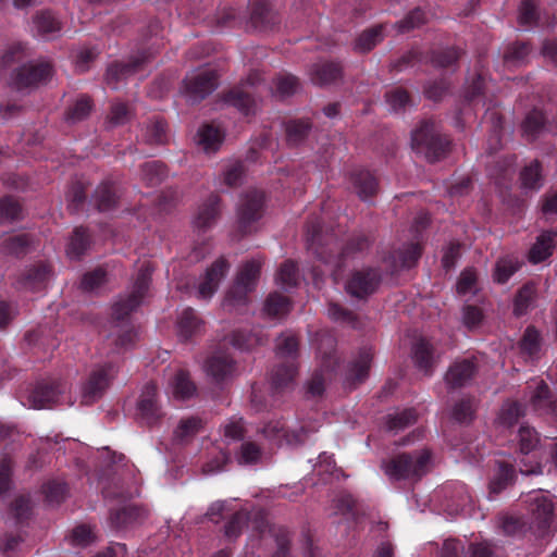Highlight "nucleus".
Masks as SVG:
<instances>
[{
    "label": "nucleus",
    "mask_w": 557,
    "mask_h": 557,
    "mask_svg": "<svg viewBox=\"0 0 557 557\" xmlns=\"http://www.w3.org/2000/svg\"><path fill=\"white\" fill-rule=\"evenodd\" d=\"M311 128L312 123L309 119H298L287 122L285 125L287 141L292 145H298L308 137Z\"/></svg>",
    "instance_id": "42"
},
{
    "label": "nucleus",
    "mask_w": 557,
    "mask_h": 557,
    "mask_svg": "<svg viewBox=\"0 0 557 557\" xmlns=\"http://www.w3.org/2000/svg\"><path fill=\"white\" fill-rule=\"evenodd\" d=\"M478 364L472 359L456 360L446 371L444 380L449 389L467 386L475 376Z\"/></svg>",
    "instance_id": "16"
},
{
    "label": "nucleus",
    "mask_w": 557,
    "mask_h": 557,
    "mask_svg": "<svg viewBox=\"0 0 557 557\" xmlns=\"http://www.w3.org/2000/svg\"><path fill=\"white\" fill-rule=\"evenodd\" d=\"M90 247V237L87 230L78 226L73 231L66 253L71 259H79Z\"/></svg>",
    "instance_id": "38"
},
{
    "label": "nucleus",
    "mask_w": 557,
    "mask_h": 557,
    "mask_svg": "<svg viewBox=\"0 0 557 557\" xmlns=\"http://www.w3.org/2000/svg\"><path fill=\"white\" fill-rule=\"evenodd\" d=\"M146 141L152 145H163L168 141L166 123L156 120L147 125Z\"/></svg>",
    "instance_id": "57"
},
{
    "label": "nucleus",
    "mask_w": 557,
    "mask_h": 557,
    "mask_svg": "<svg viewBox=\"0 0 557 557\" xmlns=\"http://www.w3.org/2000/svg\"><path fill=\"white\" fill-rule=\"evenodd\" d=\"M350 184L358 197L366 201L377 193L379 184L374 175L367 170H355L349 175Z\"/></svg>",
    "instance_id": "24"
},
{
    "label": "nucleus",
    "mask_w": 557,
    "mask_h": 557,
    "mask_svg": "<svg viewBox=\"0 0 557 557\" xmlns=\"http://www.w3.org/2000/svg\"><path fill=\"white\" fill-rule=\"evenodd\" d=\"M32 239L28 234L9 235L0 239V252L21 257L28 252Z\"/></svg>",
    "instance_id": "30"
},
{
    "label": "nucleus",
    "mask_w": 557,
    "mask_h": 557,
    "mask_svg": "<svg viewBox=\"0 0 557 557\" xmlns=\"http://www.w3.org/2000/svg\"><path fill=\"white\" fill-rule=\"evenodd\" d=\"M264 195L258 190H249L242 195L237 205V225L242 235L252 231V224L263 214Z\"/></svg>",
    "instance_id": "7"
},
{
    "label": "nucleus",
    "mask_w": 557,
    "mask_h": 557,
    "mask_svg": "<svg viewBox=\"0 0 557 557\" xmlns=\"http://www.w3.org/2000/svg\"><path fill=\"white\" fill-rule=\"evenodd\" d=\"M205 370L216 383L227 380L234 371V361L230 355L216 351L208 358Z\"/></svg>",
    "instance_id": "20"
},
{
    "label": "nucleus",
    "mask_w": 557,
    "mask_h": 557,
    "mask_svg": "<svg viewBox=\"0 0 557 557\" xmlns=\"http://www.w3.org/2000/svg\"><path fill=\"white\" fill-rule=\"evenodd\" d=\"M537 300V289L533 282L522 285L516 293L512 302V313L520 318L535 308Z\"/></svg>",
    "instance_id": "25"
},
{
    "label": "nucleus",
    "mask_w": 557,
    "mask_h": 557,
    "mask_svg": "<svg viewBox=\"0 0 557 557\" xmlns=\"http://www.w3.org/2000/svg\"><path fill=\"white\" fill-rule=\"evenodd\" d=\"M275 358L276 361L298 362L299 339L292 332L282 333L275 341Z\"/></svg>",
    "instance_id": "26"
},
{
    "label": "nucleus",
    "mask_w": 557,
    "mask_h": 557,
    "mask_svg": "<svg viewBox=\"0 0 557 557\" xmlns=\"http://www.w3.org/2000/svg\"><path fill=\"white\" fill-rule=\"evenodd\" d=\"M515 476L516 471L512 465L499 462L498 470L488 484L490 494L497 495L506 490L513 483Z\"/></svg>",
    "instance_id": "36"
},
{
    "label": "nucleus",
    "mask_w": 557,
    "mask_h": 557,
    "mask_svg": "<svg viewBox=\"0 0 557 557\" xmlns=\"http://www.w3.org/2000/svg\"><path fill=\"white\" fill-rule=\"evenodd\" d=\"M531 513L530 529L537 537L548 534L554 518L553 500L542 494L532 496L529 500Z\"/></svg>",
    "instance_id": "8"
},
{
    "label": "nucleus",
    "mask_w": 557,
    "mask_h": 557,
    "mask_svg": "<svg viewBox=\"0 0 557 557\" xmlns=\"http://www.w3.org/2000/svg\"><path fill=\"white\" fill-rule=\"evenodd\" d=\"M530 404L541 414H553L557 418V399L544 381H540L532 392Z\"/></svg>",
    "instance_id": "19"
},
{
    "label": "nucleus",
    "mask_w": 557,
    "mask_h": 557,
    "mask_svg": "<svg viewBox=\"0 0 557 557\" xmlns=\"http://www.w3.org/2000/svg\"><path fill=\"white\" fill-rule=\"evenodd\" d=\"M144 516V510L134 505H127L115 510L112 509L109 520L113 529L121 530L139 522Z\"/></svg>",
    "instance_id": "28"
},
{
    "label": "nucleus",
    "mask_w": 557,
    "mask_h": 557,
    "mask_svg": "<svg viewBox=\"0 0 557 557\" xmlns=\"http://www.w3.org/2000/svg\"><path fill=\"white\" fill-rule=\"evenodd\" d=\"M137 411L140 420L147 425H153L163 417V412L157 401V386L149 382L145 385L138 403Z\"/></svg>",
    "instance_id": "15"
},
{
    "label": "nucleus",
    "mask_w": 557,
    "mask_h": 557,
    "mask_svg": "<svg viewBox=\"0 0 557 557\" xmlns=\"http://www.w3.org/2000/svg\"><path fill=\"white\" fill-rule=\"evenodd\" d=\"M220 202L221 198L218 195L211 194L198 208L193 221L194 226L201 231L210 228L220 216Z\"/></svg>",
    "instance_id": "21"
},
{
    "label": "nucleus",
    "mask_w": 557,
    "mask_h": 557,
    "mask_svg": "<svg viewBox=\"0 0 557 557\" xmlns=\"http://www.w3.org/2000/svg\"><path fill=\"white\" fill-rule=\"evenodd\" d=\"M153 268L149 262H144L137 273L132 292L120 297L112 306V317L116 321H123L135 311L147 296L151 283Z\"/></svg>",
    "instance_id": "3"
},
{
    "label": "nucleus",
    "mask_w": 557,
    "mask_h": 557,
    "mask_svg": "<svg viewBox=\"0 0 557 557\" xmlns=\"http://www.w3.org/2000/svg\"><path fill=\"white\" fill-rule=\"evenodd\" d=\"M228 269L230 264L223 257L215 260L207 270L205 280L199 284L198 296L203 299L210 298L218 289Z\"/></svg>",
    "instance_id": "17"
},
{
    "label": "nucleus",
    "mask_w": 557,
    "mask_h": 557,
    "mask_svg": "<svg viewBox=\"0 0 557 557\" xmlns=\"http://www.w3.org/2000/svg\"><path fill=\"white\" fill-rule=\"evenodd\" d=\"M114 370L111 363L100 366L91 371L82 388V404L91 405L100 399L113 379Z\"/></svg>",
    "instance_id": "9"
},
{
    "label": "nucleus",
    "mask_w": 557,
    "mask_h": 557,
    "mask_svg": "<svg viewBox=\"0 0 557 557\" xmlns=\"http://www.w3.org/2000/svg\"><path fill=\"white\" fill-rule=\"evenodd\" d=\"M278 23L276 12L265 0H253L250 5V16L246 24L248 30L268 32Z\"/></svg>",
    "instance_id": "14"
},
{
    "label": "nucleus",
    "mask_w": 557,
    "mask_h": 557,
    "mask_svg": "<svg viewBox=\"0 0 557 557\" xmlns=\"http://www.w3.org/2000/svg\"><path fill=\"white\" fill-rule=\"evenodd\" d=\"M520 181L524 189L537 190L542 187V169L537 160H533L529 165L523 168L520 173Z\"/></svg>",
    "instance_id": "44"
},
{
    "label": "nucleus",
    "mask_w": 557,
    "mask_h": 557,
    "mask_svg": "<svg viewBox=\"0 0 557 557\" xmlns=\"http://www.w3.org/2000/svg\"><path fill=\"white\" fill-rule=\"evenodd\" d=\"M36 32L44 37H52L60 33L62 24L59 18L49 10L37 12L33 16Z\"/></svg>",
    "instance_id": "32"
},
{
    "label": "nucleus",
    "mask_w": 557,
    "mask_h": 557,
    "mask_svg": "<svg viewBox=\"0 0 557 557\" xmlns=\"http://www.w3.org/2000/svg\"><path fill=\"white\" fill-rule=\"evenodd\" d=\"M315 431H318V428L311 424H304L295 430H286V433H284V444L288 446L301 445Z\"/></svg>",
    "instance_id": "60"
},
{
    "label": "nucleus",
    "mask_w": 557,
    "mask_h": 557,
    "mask_svg": "<svg viewBox=\"0 0 557 557\" xmlns=\"http://www.w3.org/2000/svg\"><path fill=\"white\" fill-rule=\"evenodd\" d=\"M67 208L71 212L77 213L84 207L86 201V187L83 182L75 181L66 194Z\"/></svg>",
    "instance_id": "54"
},
{
    "label": "nucleus",
    "mask_w": 557,
    "mask_h": 557,
    "mask_svg": "<svg viewBox=\"0 0 557 557\" xmlns=\"http://www.w3.org/2000/svg\"><path fill=\"white\" fill-rule=\"evenodd\" d=\"M298 268L292 260L283 262L276 275V283L285 290L293 288L298 283Z\"/></svg>",
    "instance_id": "48"
},
{
    "label": "nucleus",
    "mask_w": 557,
    "mask_h": 557,
    "mask_svg": "<svg viewBox=\"0 0 557 557\" xmlns=\"http://www.w3.org/2000/svg\"><path fill=\"white\" fill-rule=\"evenodd\" d=\"M120 194L117 187L110 182H102L92 195V205L99 212H109L117 208Z\"/></svg>",
    "instance_id": "23"
},
{
    "label": "nucleus",
    "mask_w": 557,
    "mask_h": 557,
    "mask_svg": "<svg viewBox=\"0 0 557 557\" xmlns=\"http://www.w3.org/2000/svg\"><path fill=\"white\" fill-rule=\"evenodd\" d=\"M64 391L60 382L39 383L29 395V401L35 409L49 407L58 401L59 395Z\"/></svg>",
    "instance_id": "18"
},
{
    "label": "nucleus",
    "mask_w": 557,
    "mask_h": 557,
    "mask_svg": "<svg viewBox=\"0 0 557 557\" xmlns=\"http://www.w3.org/2000/svg\"><path fill=\"white\" fill-rule=\"evenodd\" d=\"M91 111V102L88 97L79 98L73 107L66 111V121L76 123L85 120Z\"/></svg>",
    "instance_id": "61"
},
{
    "label": "nucleus",
    "mask_w": 557,
    "mask_h": 557,
    "mask_svg": "<svg viewBox=\"0 0 557 557\" xmlns=\"http://www.w3.org/2000/svg\"><path fill=\"white\" fill-rule=\"evenodd\" d=\"M22 218V206L12 196L0 198V223L14 222Z\"/></svg>",
    "instance_id": "50"
},
{
    "label": "nucleus",
    "mask_w": 557,
    "mask_h": 557,
    "mask_svg": "<svg viewBox=\"0 0 557 557\" xmlns=\"http://www.w3.org/2000/svg\"><path fill=\"white\" fill-rule=\"evenodd\" d=\"M554 237L550 233L540 235L529 251V260L532 263H540L553 253Z\"/></svg>",
    "instance_id": "43"
},
{
    "label": "nucleus",
    "mask_w": 557,
    "mask_h": 557,
    "mask_svg": "<svg viewBox=\"0 0 557 557\" xmlns=\"http://www.w3.org/2000/svg\"><path fill=\"white\" fill-rule=\"evenodd\" d=\"M372 358V350L370 348H362L358 357L352 361L348 379L351 380L355 385L362 383L368 377Z\"/></svg>",
    "instance_id": "33"
},
{
    "label": "nucleus",
    "mask_w": 557,
    "mask_h": 557,
    "mask_svg": "<svg viewBox=\"0 0 557 557\" xmlns=\"http://www.w3.org/2000/svg\"><path fill=\"white\" fill-rule=\"evenodd\" d=\"M298 362L276 361L270 372V385L274 394L292 392L297 383Z\"/></svg>",
    "instance_id": "12"
},
{
    "label": "nucleus",
    "mask_w": 557,
    "mask_h": 557,
    "mask_svg": "<svg viewBox=\"0 0 557 557\" xmlns=\"http://www.w3.org/2000/svg\"><path fill=\"white\" fill-rule=\"evenodd\" d=\"M202 327V321L197 315L194 309L186 308L181 313L177 321L178 336L183 341L191 338L194 335L200 333Z\"/></svg>",
    "instance_id": "31"
},
{
    "label": "nucleus",
    "mask_w": 557,
    "mask_h": 557,
    "mask_svg": "<svg viewBox=\"0 0 557 557\" xmlns=\"http://www.w3.org/2000/svg\"><path fill=\"white\" fill-rule=\"evenodd\" d=\"M530 53V47L525 42L511 44L504 52V61L508 64L517 65L522 63Z\"/></svg>",
    "instance_id": "62"
},
{
    "label": "nucleus",
    "mask_w": 557,
    "mask_h": 557,
    "mask_svg": "<svg viewBox=\"0 0 557 557\" xmlns=\"http://www.w3.org/2000/svg\"><path fill=\"white\" fill-rule=\"evenodd\" d=\"M108 282V272L104 268L99 267L87 272L81 282V286L86 292L95 290Z\"/></svg>",
    "instance_id": "58"
},
{
    "label": "nucleus",
    "mask_w": 557,
    "mask_h": 557,
    "mask_svg": "<svg viewBox=\"0 0 557 557\" xmlns=\"http://www.w3.org/2000/svg\"><path fill=\"white\" fill-rule=\"evenodd\" d=\"M422 248L418 243H411L404 246L396 252L395 258L398 260L400 269H410L414 267L421 257Z\"/></svg>",
    "instance_id": "52"
},
{
    "label": "nucleus",
    "mask_w": 557,
    "mask_h": 557,
    "mask_svg": "<svg viewBox=\"0 0 557 557\" xmlns=\"http://www.w3.org/2000/svg\"><path fill=\"white\" fill-rule=\"evenodd\" d=\"M521 267L518 258L507 256L495 263L493 278L498 284H505Z\"/></svg>",
    "instance_id": "41"
},
{
    "label": "nucleus",
    "mask_w": 557,
    "mask_h": 557,
    "mask_svg": "<svg viewBox=\"0 0 557 557\" xmlns=\"http://www.w3.org/2000/svg\"><path fill=\"white\" fill-rule=\"evenodd\" d=\"M261 448L253 442H245L236 454L239 465H256L261 458Z\"/></svg>",
    "instance_id": "56"
},
{
    "label": "nucleus",
    "mask_w": 557,
    "mask_h": 557,
    "mask_svg": "<svg viewBox=\"0 0 557 557\" xmlns=\"http://www.w3.org/2000/svg\"><path fill=\"white\" fill-rule=\"evenodd\" d=\"M546 122L547 120L543 111L533 109L522 121L521 129L523 136L529 140H534L545 131Z\"/></svg>",
    "instance_id": "34"
},
{
    "label": "nucleus",
    "mask_w": 557,
    "mask_h": 557,
    "mask_svg": "<svg viewBox=\"0 0 557 557\" xmlns=\"http://www.w3.org/2000/svg\"><path fill=\"white\" fill-rule=\"evenodd\" d=\"M517 443L519 451L528 455L539 447L541 443L540 434L534 428L522 424L517 433Z\"/></svg>",
    "instance_id": "40"
},
{
    "label": "nucleus",
    "mask_w": 557,
    "mask_h": 557,
    "mask_svg": "<svg viewBox=\"0 0 557 557\" xmlns=\"http://www.w3.org/2000/svg\"><path fill=\"white\" fill-rule=\"evenodd\" d=\"M461 54L462 51L460 49L451 47L434 52L431 62L437 67H449L456 64Z\"/></svg>",
    "instance_id": "59"
},
{
    "label": "nucleus",
    "mask_w": 557,
    "mask_h": 557,
    "mask_svg": "<svg viewBox=\"0 0 557 557\" xmlns=\"http://www.w3.org/2000/svg\"><path fill=\"white\" fill-rule=\"evenodd\" d=\"M431 454L426 449L403 453L382 462L384 473L392 481L420 480L428 471Z\"/></svg>",
    "instance_id": "2"
},
{
    "label": "nucleus",
    "mask_w": 557,
    "mask_h": 557,
    "mask_svg": "<svg viewBox=\"0 0 557 557\" xmlns=\"http://www.w3.org/2000/svg\"><path fill=\"white\" fill-rule=\"evenodd\" d=\"M343 69L336 62H322L311 65L309 76L312 84L323 87L342 78Z\"/></svg>",
    "instance_id": "22"
},
{
    "label": "nucleus",
    "mask_w": 557,
    "mask_h": 557,
    "mask_svg": "<svg viewBox=\"0 0 557 557\" xmlns=\"http://www.w3.org/2000/svg\"><path fill=\"white\" fill-rule=\"evenodd\" d=\"M196 392L195 384L190 381L189 374L180 370L173 380V393L176 398L185 399L191 397Z\"/></svg>",
    "instance_id": "53"
},
{
    "label": "nucleus",
    "mask_w": 557,
    "mask_h": 557,
    "mask_svg": "<svg viewBox=\"0 0 557 557\" xmlns=\"http://www.w3.org/2000/svg\"><path fill=\"white\" fill-rule=\"evenodd\" d=\"M250 515L246 510L235 512L224 527L225 537L235 541L242 534L243 529L247 527Z\"/></svg>",
    "instance_id": "51"
},
{
    "label": "nucleus",
    "mask_w": 557,
    "mask_h": 557,
    "mask_svg": "<svg viewBox=\"0 0 557 557\" xmlns=\"http://www.w3.org/2000/svg\"><path fill=\"white\" fill-rule=\"evenodd\" d=\"M417 418V412L412 408L405 409L396 414H388L386 417V429L397 433L405 428L416 423Z\"/></svg>",
    "instance_id": "49"
},
{
    "label": "nucleus",
    "mask_w": 557,
    "mask_h": 557,
    "mask_svg": "<svg viewBox=\"0 0 557 557\" xmlns=\"http://www.w3.org/2000/svg\"><path fill=\"white\" fill-rule=\"evenodd\" d=\"M165 176V166L160 161L146 162L140 168V177L148 186L160 184Z\"/></svg>",
    "instance_id": "47"
},
{
    "label": "nucleus",
    "mask_w": 557,
    "mask_h": 557,
    "mask_svg": "<svg viewBox=\"0 0 557 557\" xmlns=\"http://www.w3.org/2000/svg\"><path fill=\"white\" fill-rule=\"evenodd\" d=\"M261 261L252 259L243 263L236 275L234 284L228 289L224 306L228 308H238L245 306L248 300V294L256 286L261 272Z\"/></svg>",
    "instance_id": "4"
},
{
    "label": "nucleus",
    "mask_w": 557,
    "mask_h": 557,
    "mask_svg": "<svg viewBox=\"0 0 557 557\" xmlns=\"http://www.w3.org/2000/svg\"><path fill=\"white\" fill-rule=\"evenodd\" d=\"M218 78L216 71L212 69L194 71L183 81L182 92L188 102H200L216 89Z\"/></svg>",
    "instance_id": "6"
},
{
    "label": "nucleus",
    "mask_w": 557,
    "mask_h": 557,
    "mask_svg": "<svg viewBox=\"0 0 557 557\" xmlns=\"http://www.w3.org/2000/svg\"><path fill=\"white\" fill-rule=\"evenodd\" d=\"M318 342V354L321 358V370L314 372L306 383V395L308 398H317L323 395L325 389V379L322 371H334L338 363V358L336 357L335 351V338L331 334H322L319 336Z\"/></svg>",
    "instance_id": "5"
},
{
    "label": "nucleus",
    "mask_w": 557,
    "mask_h": 557,
    "mask_svg": "<svg viewBox=\"0 0 557 557\" xmlns=\"http://www.w3.org/2000/svg\"><path fill=\"white\" fill-rule=\"evenodd\" d=\"M222 143V134L218 127L206 124L198 131V145L206 152H215Z\"/></svg>",
    "instance_id": "45"
},
{
    "label": "nucleus",
    "mask_w": 557,
    "mask_h": 557,
    "mask_svg": "<svg viewBox=\"0 0 557 557\" xmlns=\"http://www.w3.org/2000/svg\"><path fill=\"white\" fill-rule=\"evenodd\" d=\"M520 348L530 357L539 352L541 348V335L534 326L530 325L525 329L520 341Z\"/></svg>",
    "instance_id": "55"
},
{
    "label": "nucleus",
    "mask_w": 557,
    "mask_h": 557,
    "mask_svg": "<svg viewBox=\"0 0 557 557\" xmlns=\"http://www.w3.org/2000/svg\"><path fill=\"white\" fill-rule=\"evenodd\" d=\"M50 274L51 271L49 265L45 263L35 264L27 269L22 277L17 281L18 288L28 289L32 292L38 290L49 280Z\"/></svg>",
    "instance_id": "27"
},
{
    "label": "nucleus",
    "mask_w": 557,
    "mask_h": 557,
    "mask_svg": "<svg viewBox=\"0 0 557 557\" xmlns=\"http://www.w3.org/2000/svg\"><path fill=\"white\" fill-rule=\"evenodd\" d=\"M299 87V79L292 74H283L275 79L276 92L281 97H289L296 94Z\"/></svg>",
    "instance_id": "63"
},
{
    "label": "nucleus",
    "mask_w": 557,
    "mask_h": 557,
    "mask_svg": "<svg viewBox=\"0 0 557 557\" xmlns=\"http://www.w3.org/2000/svg\"><path fill=\"white\" fill-rule=\"evenodd\" d=\"M262 82L263 78L259 72L250 73L243 86L236 87L225 95L224 101L244 114H250L255 110L256 99L247 88L256 87Z\"/></svg>",
    "instance_id": "11"
},
{
    "label": "nucleus",
    "mask_w": 557,
    "mask_h": 557,
    "mask_svg": "<svg viewBox=\"0 0 557 557\" xmlns=\"http://www.w3.org/2000/svg\"><path fill=\"white\" fill-rule=\"evenodd\" d=\"M51 76L52 66L49 62H29L15 70L12 84L16 89H23L47 82Z\"/></svg>",
    "instance_id": "10"
},
{
    "label": "nucleus",
    "mask_w": 557,
    "mask_h": 557,
    "mask_svg": "<svg viewBox=\"0 0 557 557\" xmlns=\"http://www.w3.org/2000/svg\"><path fill=\"white\" fill-rule=\"evenodd\" d=\"M381 281L380 272L375 269H363L351 274L346 283V290L356 298H366L373 294Z\"/></svg>",
    "instance_id": "13"
},
{
    "label": "nucleus",
    "mask_w": 557,
    "mask_h": 557,
    "mask_svg": "<svg viewBox=\"0 0 557 557\" xmlns=\"http://www.w3.org/2000/svg\"><path fill=\"white\" fill-rule=\"evenodd\" d=\"M290 310L288 298L278 293H272L264 302L263 311L270 318L285 317Z\"/></svg>",
    "instance_id": "46"
},
{
    "label": "nucleus",
    "mask_w": 557,
    "mask_h": 557,
    "mask_svg": "<svg viewBox=\"0 0 557 557\" xmlns=\"http://www.w3.org/2000/svg\"><path fill=\"white\" fill-rule=\"evenodd\" d=\"M411 147L428 162L435 163L447 157L450 140L437 131L433 121H423L411 133Z\"/></svg>",
    "instance_id": "1"
},
{
    "label": "nucleus",
    "mask_w": 557,
    "mask_h": 557,
    "mask_svg": "<svg viewBox=\"0 0 557 557\" xmlns=\"http://www.w3.org/2000/svg\"><path fill=\"white\" fill-rule=\"evenodd\" d=\"M474 406L471 398L461 399L455 404L451 417L459 423H468L473 419Z\"/></svg>",
    "instance_id": "64"
},
{
    "label": "nucleus",
    "mask_w": 557,
    "mask_h": 557,
    "mask_svg": "<svg viewBox=\"0 0 557 557\" xmlns=\"http://www.w3.org/2000/svg\"><path fill=\"white\" fill-rule=\"evenodd\" d=\"M524 414L525 408L521 403L507 399L503 403L498 411L496 423L500 426L510 429L515 426L518 421L524 417Z\"/></svg>",
    "instance_id": "29"
},
{
    "label": "nucleus",
    "mask_w": 557,
    "mask_h": 557,
    "mask_svg": "<svg viewBox=\"0 0 557 557\" xmlns=\"http://www.w3.org/2000/svg\"><path fill=\"white\" fill-rule=\"evenodd\" d=\"M412 355L416 366L422 370L425 375H431L434 366L432 345L425 339H420L414 344Z\"/></svg>",
    "instance_id": "35"
},
{
    "label": "nucleus",
    "mask_w": 557,
    "mask_h": 557,
    "mask_svg": "<svg viewBox=\"0 0 557 557\" xmlns=\"http://www.w3.org/2000/svg\"><path fill=\"white\" fill-rule=\"evenodd\" d=\"M383 39V26L376 25L363 30L354 42V50L359 53L371 51Z\"/></svg>",
    "instance_id": "37"
},
{
    "label": "nucleus",
    "mask_w": 557,
    "mask_h": 557,
    "mask_svg": "<svg viewBox=\"0 0 557 557\" xmlns=\"http://www.w3.org/2000/svg\"><path fill=\"white\" fill-rule=\"evenodd\" d=\"M201 429V420L196 417L182 419L174 430L173 440L178 444H186L193 440Z\"/></svg>",
    "instance_id": "39"
}]
</instances>
